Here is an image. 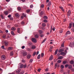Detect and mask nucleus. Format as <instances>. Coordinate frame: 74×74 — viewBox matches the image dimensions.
I'll return each instance as SVG.
<instances>
[{"label":"nucleus","mask_w":74,"mask_h":74,"mask_svg":"<svg viewBox=\"0 0 74 74\" xmlns=\"http://www.w3.org/2000/svg\"><path fill=\"white\" fill-rule=\"evenodd\" d=\"M5 45L6 46H8V42L6 41H4L3 42Z\"/></svg>","instance_id":"nucleus-1"},{"label":"nucleus","mask_w":74,"mask_h":74,"mask_svg":"<svg viewBox=\"0 0 74 74\" xmlns=\"http://www.w3.org/2000/svg\"><path fill=\"white\" fill-rule=\"evenodd\" d=\"M32 41L33 42H35V43L37 42V40L34 38H32Z\"/></svg>","instance_id":"nucleus-2"},{"label":"nucleus","mask_w":74,"mask_h":74,"mask_svg":"<svg viewBox=\"0 0 74 74\" xmlns=\"http://www.w3.org/2000/svg\"><path fill=\"white\" fill-rule=\"evenodd\" d=\"M16 72L17 73H18V74H23L24 73L23 72H20V71L19 70L17 71H16Z\"/></svg>","instance_id":"nucleus-3"},{"label":"nucleus","mask_w":74,"mask_h":74,"mask_svg":"<svg viewBox=\"0 0 74 74\" xmlns=\"http://www.w3.org/2000/svg\"><path fill=\"white\" fill-rule=\"evenodd\" d=\"M16 28L14 27H12L11 28V30L12 31H15V30H16Z\"/></svg>","instance_id":"nucleus-4"},{"label":"nucleus","mask_w":74,"mask_h":74,"mask_svg":"<svg viewBox=\"0 0 74 74\" xmlns=\"http://www.w3.org/2000/svg\"><path fill=\"white\" fill-rule=\"evenodd\" d=\"M1 58L2 60H5V56L4 55H3L1 56Z\"/></svg>","instance_id":"nucleus-5"},{"label":"nucleus","mask_w":74,"mask_h":74,"mask_svg":"<svg viewBox=\"0 0 74 74\" xmlns=\"http://www.w3.org/2000/svg\"><path fill=\"white\" fill-rule=\"evenodd\" d=\"M60 55H62L63 56H65L66 55V53H64V52H62L60 53Z\"/></svg>","instance_id":"nucleus-6"},{"label":"nucleus","mask_w":74,"mask_h":74,"mask_svg":"<svg viewBox=\"0 0 74 74\" xmlns=\"http://www.w3.org/2000/svg\"><path fill=\"white\" fill-rule=\"evenodd\" d=\"M23 64H19V66L20 68H23Z\"/></svg>","instance_id":"nucleus-7"},{"label":"nucleus","mask_w":74,"mask_h":74,"mask_svg":"<svg viewBox=\"0 0 74 74\" xmlns=\"http://www.w3.org/2000/svg\"><path fill=\"white\" fill-rule=\"evenodd\" d=\"M23 56H26L27 55V52L25 51H24L23 53Z\"/></svg>","instance_id":"nucleus-8"},{"label":"nucleus","mask_w":74,"mask_h":74,"mask_svg":"<svg viewBox=\"0 0 74 74\" xmlns=\"http://www.w3.org/2000/svg\"><path fill=\"white\" fill-rule=\"evenodd\" d=\"M63 51H64L63 49H61L58 50V52L60 53L62 52H63Z\"/></svg>","instance_id":"nucleus-9"},{"label":"nucleus","mask_w":74,"mask_h":74,"mask_svg":"<svg viewBox=\"0 0 74 74\" xmlns=\"http://www.w3.org/2000/svg\"><path fill=\"white\" fill-rule=\"evenodd\" d=\"M70 14H71V12L70 11V10H69L68 11L67 15L68 16H70Z\"/></svg>","instance_id":"nucleus-10"},{"label":"nucleus","mask_w":74,"mask_h":74,"mask_svg":"<svg viewBox=\"0 0 74 74\" xmlns=\"http://www.w3.org/2000/svg\"><path fill=\"white\" fill-rule=\"evenodd\" d=\"M27 58L28 59H30V58H31V55L30 54H28L27 56Z\"/></svg>","instance_id":"nucleus-11"},{"label":"nucleus","mask_w":74,"mask_h":74,"mask_svg":"<svg viewBox=\"0 0 74 74\" xmlns=\"http://www.w3.org/2000/svg\"><path fill=\"white\" fill-rule=\"evenodd\" d=\"M63 59V57L62 56H59L58 58V59Z\"/></svg>","instance_id":"nucleus-12"},{"label":"nucleus","mask_w":74,"mask_h":74,"mask_svg":"<svg viewBox=\"0 0 74 74\" xmlns=\"http://www.w3.org/2000/svg\"><path fill=\"white\" fill-rule=\"evenodd\" d=\"M15 16L17 18H19V14L18 13H16L15 14Z\"/></svg>","instance_id":"nucleus-13"},{"label":"nucleus","mask_w":74,"mask_h":74,"mask_svg":"<svg viewBox=\"0 0 74 74\" xmlns=\"http://www.w3.org/2000/svg\"><path fill=\"white\" fill-rule=\"evenodd\" d=\"M70 63L71 64H73L74 63V61L73 60H71L70 61Z\"/></svg>","instance_id":"nucleus-14"},{"label":"nucleus","mask_w":74,"mask_h":74,"mask_svg":"<svg viewBox=\"0 0 74 74\" xmlns=\"http://www.w3.org/2000/svg\"><path fill=\"white\" fill-rule=\"evenodd\" d=\"M55 69H56L57 67H59V64H55Z\"/></svg>","instance_id":"nucleus-15"},{"label":"nucleus","mask_w":74,"mask_h":74,"mask_svg":"<svg viewBox=\"0 0 74 74\" xmlns=\"http://www.w3.org/2000/svg\"><path fill=\"white\" fill-rule=\"evenodd\" d=\"M39 37V36L38 34H36L35 35V37L36 38H38Z\"/></svg>","instance_id":"nucleus-16"},{"label":"nucleus","mask_w":74,"mask_h":74,"mask_svg":"<svg viewBox=\"0 0 74 74\" xmlns=\"http://www.w3.org/2000/svg\"><path fill=\"white\" fill-rule=\"evenodd\" d=\"M60 8L61 10H62V11H63V12H64V9H63V7L62 6H60Z\"/></svg>","instance_id":"nucleus-17"},{"label":"nucleus","mask_w":74,"mask_h":74,"mask_svg":"<svg viewBox=\"0 0 74 74\" xmlns=\"http://www.w3.org/2000/svg\"><path fill=\"white\" fill-rule=\"evenodd\" d=\"M12 48H13L12 47H9L8 48V50H12Z\"/></svg>","instance_id":"nucleus-18"},{"label":"nucleus","mask_w":74,"mask_h":74,"mask_svg":"<svg viewBox=\"0 0 74 74\" xmlns=\"http://www.w3.org/2000/svg\"><path fill=\"white\" fill-rule=\"evenodd\" d=\"M31 48L32 49H35V48H36V46L34 45L32 46Z\"/></svg>","instance_id":"nucleus-19"},{"label":"nucleus","mask_w":74,"mask_h":74,"mask_svg":"<svg viewBox=\"0 0 74 74\" xmlns=\"http://www.w3.org/2000/svg\"><path fill=\"white\" fill-rule=\"evenodd\" d=\"M13 55H14V53H13V51H12L10 52V56H13Z\"/></svg>","instance_id":"nucleus-20"},{"label":"nucleus","mask_w":74,"mask_h":74,"mask_svg":"<svg viewBox=\"0 0 74 74\" xmlns=\"http://www.w3.org/2000/svg\"><path fill=\"white\" fill-rule=\"evenodd\" d=\"M52 59H53V56H50V57L49 58V60H51Z\"/></svg>","instance_id":"nucleus-21"},{"label":"nucleus","mask_w":74,"mask_h":74,"mask_svg":"<svg viewBox=\"0 0 74 74\" xmlns=\"http://www.w3.org/2000/svg\"><path fill=\"white\" fill-rule=\"evenodd\" d=\"M68 68L70 69H72V66L71 65H69L68 66Z\"/></svg>","instance_id":"nucleus-22"},{"label":"nucleus","mask_w":74,"mask_h":74,"mask_svg":"<svg viewBox=\"0 0 74 74\" xmlns=\"http://www.w3.org/2000/svg\"><path fill=\"white\" fill-rule=\"evenodd\" d=\"M58 49H57L55 51V55H56L58 53Z\"/></svg>","instance_id":"nucleus-23"},{"label":"nucleus","mask_w":74,"mask_h":74,"mask_svg":"<svg viewBox=\"0 0 74 74\" xmlns=\"http://www.w3.org/2000/svg\"><path fill=\"white\" fill-rule=\"evenodd\" d=\"M62 63L63 64H66V63H67V61H63Z\"/></svg>","instance_id":"nucleus-24"},{"label":"nucleus","mask_w":74,"mask_h":74,"mask_svg":"<svg viewBox=\"0 0 74 74\" xmlns=\"http://www.w3.org/2000/svg\"><path fill=\"white\" fill-rule=\"evenodd\" d=\"M70 32L69 31H68V32H66V34H70Z\"/></svg>","instance_id":"nucleus-25"},{"label":"nucleus","mask_w":74,"mask_h":74,"mask_svg":"<svg viewBox=\"0 0 74 74\" xmlns=\"http://www.w3.org/2000/svg\"><path fill=\"white\" fill-rule=\"evenodd\" d=\"M39 33L40 34H42V30H39Z\"/></svg>","instance_id":"nucleus-26"},{"label":"nucleus","mask_w":74,"mask_h":74,"mask_svg":"<svg viewBox=\"0 0 74 74\" xmlns=\"http://www.w3.org/2000/svg\"><path fill=\"white\" fill-rule=\"evenodd\" d=\"M69 29H71V27H72V24L71 23H70L69 25Z\"/></svg>","instance_id":"nucleus-27"},{"label":"nucleus","mask_w":74,"mask_h":74,"mask_svg":"<svg viewBox=\"0 0 74 74\" xmlns=\"http://www.w3.org/2000/svg\"><path fill=\"white\" fill-rule=\"evenodd\" d=\"M42 26H43V27H45V26H46V24L45 23H43L42 24Z\"/></svg>","instance_id":"nucleus-28"},{"label":"nucleus","mask_w":74,"mask_h":74,"mask_svg":"<svg viewBox=\"0 0 74 74\" xmlns=\"http://www.w3.org/2000/svg\"><path fill=\"white\" fill-rule=\"evenodd\" d=\"M4 13L5 15H8V13L7 12V11H5L4 12Z\"/></svg>","instance_id":"nucleus-29"},{"label":"nucleus","mask_w":74,"mask_h":74,"mask_svg":"<svg viewBox=\"0 0 74 74\" xmlns=\"http://www.w3.org/2000/svg\"><path fill=\"white\" fill-rule=\"evenodd\" d=\"M43 22H45V23H47V22H48V21L46 19L44 20Z\"/></svg>","instance_id":"nucleus-30"},{"label":"nucleus","mask_w":74,"mask_h":74,"mask_svg":"<svg viewBox=\"0 0 74 74\" xmlns=\"http://www.w3.org/2000/svg\"><path fill=\"white\" fill-rule=\"evenodd\" d=\"M43 18L45 19H48V17H47V16H44Z\"/></svg>","instance_id":"nucleus-31"},{"label":"nucleus","mask_w":74,"mask_h":74,"mask_svg":"<svg viewBox=\"0 0 74 74\" xmlns=\"http://www.w3.org/2000/svg\"><path fill=\"white\" fill-rule=\"evenodd\" d=\"M57 63H60L62 61L60 60H59L58 61H57Z\"/></svg>","instance_id":"nucleus-32"},{"label":"nucleus","mask_w":74,"mask_h":74,"mask_svg":"<svg viewBox=\"0 0 74 74\" xmlns=\"http://www.w3.org/2000/svg\"><path fill=\"white\" fill-rule=\"evenodd\" d=\"M51 5V2H49L48 4L49 7H50Z\"/></svg>","instance_id":"nucleus-33"},{"label":"nucleus","mask_w":74,"mask_h":74,"mask_svg":"<svg viewBox=\"0 0 74 74\" xmlns=\"http://www.w3.org/2000/svg\"><path fill=\"white\" fill-rule=\"evenodd\" d=\"M17 30L18 33H20V28H18L17 29Z\"/></svg>","instance_id":"nucleus-34"},{"label":"nucleus","mask_w":74,"mask_h":74,"mask_svg":"<svg viewBox=\"0 0 74 74\" xmlns=\"http://www.w3.org/2000/svg\"><path fill=\"white\" fill-rule=\"evenodd\" d=\"M40 54H39V55L38 56L37 59H39L40 58Z\"/></svg>","instance_id":"nucleus-35"},{"label":"nucleus","mask_w":74,"mask_h":74,"mask_svg":"<svg viewBox=\"0 0 74 74\" xmlns=\"http://www.w3.org/2000/svg\"><path fill=\"white\" fill-rule=\"evenodd\" d=\"M32 42H30L28 44V45H29V46L30 47H31V45H32Z\"/></svg>","instance_id":"nucleus-36"},{"label":"nucleus","mask_w":74,"mask_h":74,"mask_svg":"<svg viewBox=\"0 0 74 74\" xmlns=\"http://www.w3.org/2000/svg\"><path fill=\"white\" fill-rule=\"evenodd\" d=\"M11 34L12 35H15V34H14V32H13V31H12L11 32Z\"/></svg>","instance_id":"nucleus-37"},{"label":"nucleus","mask_w":74,"mask_h":74,"mask_svg":"<svg viewBox=\"0 0 74 74\" xmlns=\"http://www.w3.org/2000/svg\"><path fill=\"white\" fill-rule=\"evenodd\" d=\"M27 50L28 51H29V52H30V51H32V50L29 48H27Z\"/></svg>","instance_id":"nucleus-38"},{"label":"nucleus","mask_w":74,"mask_h":74,"mask_svg":"<svg viewBox=\"0 0 74 74\" xmlns=\"http://www.w3.org/2000/svg\"><path fill=\"white\" fill-rule=\"evenodd\" d=\"M64 65H61V69H64Z\"/></svg>","instance_id":"nucleus-39"},{"label":"nucleus","mask_w":74,"mask_h":74,"mask_svg":"<svg viewBox=\"0 0 74 74\" xmlns=\"http://www.w3.org/2000/svg\"><path fill=\"white\" fill-rule=\"evenodd\" d=\"M44 56V53H41V58H43V56Z\"/></svg>","instance_id":"nucleus-40"},{"label":"nucleus","mask_w":74,"mask_h":74,"mask_svg":"<svg viewBox=\"0 0 74 74\" xmlns=\"http://www.w3.org/2000/svg\"><path fill=\"white\" fill-rule=\"evenodd\" d=\"M68 49H69L67 48H66V50H65L64 51V52H66V53H67V50H68Z\"/></svg>","instance_id":"nucleus-41"},{"label":"nucleus","mask_w":74,"mask_h":74,"mask_svg":"<svg viewBox=\"0 0 74 74\" xmlns=\"http://www.w3.org/2000/svg\"><path fill=\"white\" fill-rule=\"evenodd\" d=\"M30 11V10L29 9H28L27 11H26V12L27 13H29V12Z\"/></svg>","instance_id":"nucleus-42"},{"label":"nucleus","mask_w":74,"mask_h":74,"mask_svg":"<svg viewBox=\"0 0 74 74\" xmlns=\"http://www.w3.org/2000/svg\"><path fill=\"white\" fill-rule=\"evenodd\" d=\"M22 15L23 16H24V17H26V14L25 13H23Z\"/></svg>","instance_id":"nucleus-43"},{"label":"nucleus","mask_w":74,"mask_h":74,"mask_svg":"<svg viewBox=\"0 0 74 74\" xmlns=\"http://www.w3.org/2000/svg\"><path fill=\"white\" fill-rule=\"evenodd\" d=\"M32 62H33V59H31L29 61V63H32Z\"/></svg>","instance_id":"nucleus-44"},{"label":"nucleus","mask_w":74,"mask_h":74,"mask_svg":"<svg viewBox=\"0 0 74 74\" xmlns=\"http://www.w3.org/2000/svg\"><path fill=\"white\" fill-rule=\"evenodd\" d=\"M69 64H65V67L66 68V67H68V66H69Z\"/></svg>","instance_id":"nucleus-45"},{"label":"nucleus","mask_w":74,"mask_h":74,"mask_svg":"<svg viewBox=\"0 0 74 74\" xmlns=\"http://www.w3.org/2000/svg\"><path fill=\"white\" fill-rule=\"evenodd\" d=\"M73 45H72L71 44V43H70V44L69 45V46L70 47H73Z\"/></svg>","instance_id":"nucleus-46"},{"label":"nucleus","mask_w":74,"mask_h":74,"mask_svg":"<svg viewBox=\"0 0 74 74\" xmlns=\"http://www.w3.org/2000/svg\"><path fill=\"white\" fill-rule=\"evenodd\" d=\"M21 25H23L25 24V23L23 21H22L21 23Z\"/></svg>","instance_id":"nucleus-47"},{"label":"nucleus","mask_w":74,"mask_h":74,"mask_svg":"<svg viewBox=\"0 0 74 74\" xmlns=\"http://www.w3.org/2000/svg\"><path fill=\"white\" fill-rule=\"evenodd\" d=\"M45 41H46V39H45L43 40V41L42 42V44L44 43V42Z\"/></svg>","instance_id":"nucleus-48"},{"label":"nucleus","mask_w":74,"mask_h":74,"mask_svg":"<svg viewBox=\"0 0 74 74\" xmlns=\"http://www.w3.org/2000/svg\"><path fill=\"white\" fill-rule=\"evenodd\" d=\"M36 52H34V53H33V56H34L35 55H36Z\"/></svg>","instance_id":"nucleus-49"},{"label":"nucleus","mask_w":74,"mask_h":74,"mask_svg":"<svg viewBox=\"0 0 74 74\" xmlns=\"http://www.w3.org/2000/svg\"><path fill=\"white\" fill-rule=\"evenodd\" d=\"M7 28H8V29L10 28V25H7Z\"/></svg>","instance_id":"nucleus-50"},{"label":"nucleus","mask_w":74,"mask_h":74,"mask_svg":"<svg viewBox=\"0 0 74 74\" xmlns=\"http://www.w3.org/2000/svg\"><path fill=\"white\" fill-rule=\"evenodd\" d=\"M71 71L72 72H74V68H72L71 69Z\"/></svg>","instance_id":"nucleus-51"},{"label":"nucleus","mask_w":74,"mask_h":74,"mask_svg":"<svg viewBox=\"0 0 74 74\" xmlns=\"http://www.w3.org/2000/svg\"><path fill=\"white\" fill-rule=\"evenodd\" d=\"M1 48L2 49H5V48H4V46H1Z\"/></svg>","instance_id":"nucleus-52"},{"label":"nucleus","mask_w":74,"mask_h":74,"mask_svg":"<svg viewBox=\"0 0 74 74\" xmlns=\"http://www.w3.org/2000/svg\"><path fill=\"white\" fill-rule=\"evenodd\" d=\"M21 10V8L18 7V10H19V11H20V10Z\"/></svg>","instance_id":"nucleus-53"},{"label":"nucleus","mask_w":74,"mask_h":74,"mask_svg":"<svg viewBox=\"0 0 74 74\" xmlns=\"http://www.w3.org/2000/svg\"><path fill=\"white\" fill-rule=\"evenodd\" d=\"M24 67V69H25V68H26V66H27V65H26V64H25L23 66Z\"/></svg>","instance_id":"nucleus-54"},{"label":"nucleus","mask_w":74,"mask_h":74,"mask_svg":"<svg viewBox=\"0 0 74 74\" xmlns=\"http://www.w3.org/2000/svg\"><path fill=\"white\" fill-rule=\"evenodd\" d=\"M1 17L2 18V19H4V16H3V15H1Z\"/></svg>","instance_id":"nucleus-55"},{"label":"nucleus","mask_w":74,"mask_h":74,"mask_svg":"<svg viewBox=\"0 0 74 74\" xmlns=\"http://www.w3.org/2000/svg\"><path fill=\"white\" fill-rule=\"evenodd\" d=\"M14 26L15 27H18V25L17 24H15L14 25Z\"/></svg>","instance_id":"nucleus-56"},{"label":"nucleus","mask_w":74,"mask_h":74,"mask_svg":"<svg viewBox=\"0 0 74 74\" xmlns=\"http://www.w3.org/2000/svg\"><path fill=\"white\" fill-rule=\"evenodd\" d=\"M33 7V5H30V8H32Z\"/></svg>","instance_id":"nucleus-57"},{"label":"nucleus","mask_w":74,"mask_h":74,"mask_svg":"<svg viewBox=\"0 0 74 74\" xmlns=\"http://www.w3.org/2000/svg\"><path fill=\"white\" fill-rule=\"evenodd\" d=\"M41 69H38V72H40V71H41Z\"/></svg>","instance_id":"nucleus-58"},{"label":"nucleus","mask_w":74,"mask_h":74,"mask_svg":"<svg viewBox=\"0 0 74 74\" xmlns=\"http://www.w3.org/2000/svg\"><path fill=\"white\" fill-rule=\"evenodd\" d=\"M41 8H44V5H41Z\"/></svg>","instance_id":"nucleus-59"},{"label":"nucleus","mask_w":74,"mask_h":74,"mask_svg":"<svg viewBox=\"0 0 74 74\" xmlns=\"http://www.w3.org/2000/svg\"><path fill=\"white\" fill-rule=\"evenodd\" d=\"M25 48V46H22L21 47V48H22V49H24V48Z\"/></svg>","instance_id":"nucleus-60"},{"label":"nucleus","mask_w":74,"mask_h":74,"mask_svg":"<svg viewBox=\"0 0 74 74\" xmlns=\"http://www.w3.org/2000/svg\"><path fill=\"white\" fill-rule=\"evenodd\" d=\"M62 32H63V30H60V33H62Z\"/></svg>","instance_id":"nucleus-61"},{"label":"nucleus","mask_w":74,"mask_h":74,"mask_svg":"<svg viewBox=\"0 0 74 74\" xmlns=\"http://www.w3.org/2000/svg\"><path fill=\"white\" fill-rule=\"evenodd\" d=\"M21 2H25V0H21Z\"/></svg>","instance_id":"nucleus-62"},{"label":"nucleus","mask_w":74,"mask_h":74,"mask_svg":"<svg viewBox=\"0 0 74 74\" xmlns=\"http://www.w3.org/2000/svg\"><path fill=\"white\" fill-rule=\"evenodd\" d=\"M11 16V15H9L8 16V18H10Z\"/></svg>","instance_id":"nucleus-63"},{"label":"nucleus","mask_w":74,"mask_h":74,"mask_svg":"<svg viewBox=\"0 0 74 74\" xmlns=\"http://www.w3.org/2000/svg\"><path fill=\"white\" fill-rule=\"evenodd\" d=\"M43 36H44V34H41L40 35L41 37H43Z\"/></svg>","instance_id":"nucleus-64"}]
</instances>
